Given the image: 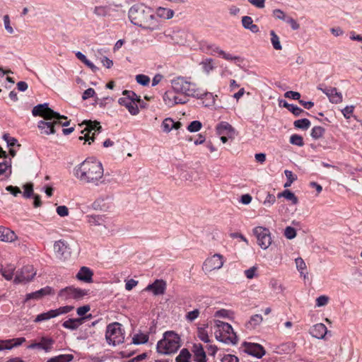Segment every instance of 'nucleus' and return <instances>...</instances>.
<instances>
[{
  "instance_id": "34",
  "label": "nucleus",
  "mask_w": 362,
  "mask_h": 362,
  "mask_svg": "<svg viewBox=\"0 0 362 362\" xmlns=\"http://www.w3.org/2000/svg\"><path fill=\"white\" fill-rule=\"evenodd\" d=\"M86 222L91 226H100L103 221L102 216L88 215L86 216Z\"/></svg>"
},
{
  "instance_id": "44",
  "label": "nucleus",
  "mask_w": 362,
  "mask_h": 362,
  "mask_svg": "<svg viewBox=\"0 0 362 362\" xmlns=\"http://www.w3.org/2000/svg\"><path fill=\"white\" fill-rule=\"evenodd\" d=\"M202 69L206 74H209L214 69V62L212 59H207L201 63Z\"/></svg>"
},
{
  "instance_id": "51",
  "label": "nucleus",
  "mask_w": 362,
  "mask_h": 362,
  "mask_svg": "<svg viewBox=\"0 0 362 362\" xmlns=\"http://www.w3.org/2000/svg\"><path fill=\"white\" fill-rule=\"evenodd\" d=\"M284 235L286 238L292 240L296 236V230L291 226H287L284 230Z\"/></svg>"
},
{
  "instance_id": "21",
  "label": "nucleus",
  "mask_w": 362,
  "mask_h": 362,
  "mask_svg": "<svg viewBox=\"0 0 362 362\" xmlns=\"http://www.w3.org/2000/svg\"><path fill=\"white\" fill-rule=\"evenodd\" d=\"M93 273L88 267H82L77 273L76 278L86 283H91L93 282Z\"/></svg>"
},
{
  "instance_id": "12",
  "label": "nucleus",
  "mask_w": 362,
  "mask_h": 362,
  "mask_svg": "<svg viewBox=\"0 0 362 362\" xmlns=\"http://www.w3.org/2000/svg\"><path fill=\"white\" fill-rule=\"evenodd\" d=\"M223 264V257L220 254H214L205 259L203 263L202 269L205 273H209L221 269Z\"/></svg>"
},
{
  "instance_id": "19",
  "label": "nucleus",
  "mask_w": 362,
  "mask_h": 362,
  "mask_svg": "<svg viewBox=\"0 0 362 362\" xmlns=\"http://www.w3.org/2000/svg\"><path fill=\"white\" fill-rule=\"evenodd\" d=\"M327 333V328L323 323H317L310 329V334L312 337L318 339H324Z\"/></svg>"
},
{
  "instance_id": "45",
  "label": "nucleus",
  "mask_w": 362,
  "mask_h": 362,
  "mask_svg": "<svg viewBox=\"0 0 362 362\" xmlns=\"http://www.w3.org/2000/svg\"><path fill=\"white\" fill-rule=\"evenodd\" d=\"M197 336L202 341L205 343H209L210 341L208 332L205 328H198Z\"/></svg>"
},
{
  "instance_id": "52",
  "label": "nucleus",
  "mask_w": 362,
  "mask_h": 362,
  "mask_svg": "<svg viewBox=\"0 0 362 362\" xmlns=\"http://www.w3.org/2000/svg\"><path fill=\"white\" fill-rule=\"evenodd\" d=\"M23 197L30 198L33 194V185L32 183H27L23 186Z\"/></svg>"
},
{
  "instance_id": "22",
  "label": "nucleus",
  "mask_w": 362,
  "mask_h": 362,
  "mask_svg": "<svg viewBox=\"0 0 362 362\" xmlns=\"http://www.w3.org/2000/svg\"><path fill=\"white\" fill-rule=\"evenodd\" d=\"M92 208L96 211L105 212L110 209V204L107 202V199L100 197L93 202Z\"/></svg>"
},
{
  "instance_id": "5",
  "label": "nucleus",
  "mask_w": 362,
  "mask_h": 362,
  "mask_svg": "<svg viewBox=\"0 0 362 362\" xmlns=\"http://www.w3.org/2000/svg\"><path fill=\"white\" fill-rule=\"evenodd\" d=\"M180 346L179 335L173 331H168L163 334V339L158 342L157 351L162 354H170L176 352Z\"/></svg>"
},
{
  "instance_id": "38",
  "label": "nucleus",
  "mask_w": 362,
  "mask_h": 362,
  "mask_svg": "<svg viewBox=\"0 0 362 362\" xmlns=\"http://www.w3.org/2000/svg\"><path fill=\"white\" fill-rule=\"evenodd\" d=\"M74 307L72 305H65V306L59 307L57 309L52 310V312H53L54 317H56L61 315L66 314V313L71 312V310H74Z\"/></svg>"
},
{
  "instance_id": "40",
  "label": "nucleus",
  "mask_w": 362,
  "mask_h": 362,
  "mask_svg": "<svg viewBox=\"0 0 362 362\" xmlns=\"http://www.w3.org/2000/svg\"><path fill=\"white\" fill-rule=\"evenodd\" d=\"M293 125L296 128L301 129H308L310 126V122L308 119H300L296 120L293 122Z\"/></svg>"
},
{
  "instance_id": "39",
  "label": "nucleus",
  "mask_w": 362,
  "mask_h": 362,
  "mask_svg": "<svg viewBox=\"0 0 362 362\" xmlns=\"http://www.w3.org/2000/svg\"><path fill=\"white\" fill-rule=\"evenodd\" d=\"M54 314L52 312V310H50L46 313H43L41 314H39L36 316L35 319L34 320L35 322H40L42 321L48 320L49 319L54 318Z\"/></svg>"
},
{
  "instance_id": "62",
  "label": "nucleus",
  "mask_w": 362,
  "mask_h": 362,
  "mask_svg": "<svg viewBox=\"0 0 362 362\" xmlns=\"http://www.w3.org/2000/svg\"><path fill=\"white\" fill-rule=\"evenodd\" d=\"M285 21L288 23L291 28L294 30H298L300 28L299 24L297 23V21L293 18L292 17L287 16Z\"/></svg>"
},
{
  "instance_id": "17",
  "label": "nucleus",
  "mask_w": 362,
  "mask_h": 362,
  "mask_svg": "<svg viewBox=\"0 0 362 362\" xmlns=\"http://www.w3.org/2000/svg\"><path fill=\"white\" fill-rule=\"evenodd\" d=\"M54 251L57 257L59 259H66L70 254L69 248L66 243L62 240L55 242L54 245Z\"/></svg>"
},
{
  "instance_id": "29",
  "label": "nucleus",
  "mask_w": 362,
  "mask_h": 362,
  "mask_svg": "<svg viewBox=\"0 0 362 362\" xmlns=\"http://www.w3.org/2000/svg\"><path fill=\"white\" fill-rule=\"evenodd\" d=\"M279 105L287 108L295 116H299L303 112V110L293 104L288 103L286 100H280Z\"/></svg>"
},
{
  "instance_id": "27",
  "label": "nucleus",
  "mask_w": 362,
  "mask_h": 362,
  "mask_svg": "<svg viewBox=\"0 0 362 362\" xmlns=\"http://www.w3.org/2000/svg\"><path fill=\"white\" fill-rule=\"evenodd\" d=\"M38 343V349L44 350L45 352H49L52 349L54 341L51 338L42 337Z\"/></svg>"
},
{
  "instance_id": "48",
  "label": "nucleus",
  "mask_w": 362,
  "mask_h": 362,
  "mask_svg": "<svg viewBox=\"0 0 362 362\" xmlns=\"http://www.w3.org/2000/svg\"><path fill=\"white\" fill-rule=\"evenodd\" d=\"M290 142L293 145L303 146L304 145L303 137L298 134H293L290 137Z\"/></svg>"
},
{
  "instance_id": "32",
  "label": "nucleus",
  "mask_w": 362,
  "mask_h": 362,
  "mask_svg": "<svg viewBox=\"0 0 362 362\" xmlns=\"http://www.w3.org/2000/svg\"><path fill=\"white\" fill-rule=\"evenodd\" d=\"M278 198L284 197L285 199L292 202L293 204H297L298 202V197L294 194L293 192L288 189H286L277 195Z\"/></svg>"
},
{
  "instance_id": "4",
  "label": "nucleus",
  "mask_w": 362,
  "mask_h": 362,
  "mask_svg": "<svg viewBox=\"0 0 362 362\" xmlns=\"http://www.w3.org/2000/svg\"><path fill=\"white\" fill-rule=\"evenodd\" d=\"M171 86L173 90L178 93L181 95L188 97H194L197 98H206L209 101L206 103L205 106L214 105L215 103V97L212 93L209 92H203L196 88L194 83L188 81L182 76H177L171 80Z\"/></svg>"
},
{
  "instance_id": "53",
  "label": "nucleus",
  "mask_w": 362,
  "mask_h": 362,
  "mask_svg": "<svg viewBox=\"0 0 362 362\" xmlns=\"http://www.w3.org/2000/svg\"><path fill=\"white\" fill-rule=\"evenodd\" d=\"M136 81L138 83L142 86H147L150 82V78L146 75L139 74L136 76Z\"/></svg>"
},
{
  "instance_id": "20",
  "label": "nucleus",
  "mask_w": 362,
  "mask_h": 362,
  "mask_svg": "<svg viewBox=\"0 0 362 362\" xmlns=\"http://www.w3.org/2000/svg\"><path fill=\"white\" fill-rule=\"evenodd\" d=\"M193 358L196 362H206V356L200 344H194L192 347Z\"/></svg>"
},
{
  "instance_id": "16",
  "label": "nucleus",
  "mask_w": 362,
  "mask_h": 362,
  "mask_svg": "<svg viewBox=\"0 0 362 362\" xmlns=\"http://www.w3.org/2000/svg\"><path fill=\"white\" fill-rule=\"evenodd\" d=\"M245 351L257 358H261L266 353L264 347L255 343L245 342Z\"/></svg>"
},
{
  "instance_id": "3",
  "label": "nucleus",
  "mask_w": 362,
  "mask_h": 362,
  "mask_svg": "<svg viewBox=\"0 0 362 362\" xmlns=\"http://www.w3.org/2000/svg\"><path fill=\"white\" fill-rule=\"evenodd\" d=\"M128 16L134 25L144 29L156 30L159 27L157 16L151 8L144 4L132 6L129 10Z\"/></svg>"
},
{
  "instance_id": "55",
  "label": "nucleus",
  "mask_w": 362,
  "mask_h": 362,
  "mask_svg": "<svg viewBox=\"0 0 362 362\" xmlns=\"http://www.w3.org/2000/svg\"><path fill=\"white\" fill-rule=\"evenodd\" d=\"M3 139L7 143L8 146L13 147L17 144V139L14 137H11L8 134H4L3 135Z\"/></svg>"
},
{
  "instance_id": "54",
  "label": "nucleus",
  "mask_w": 362,
  "mask_h": 362,
  "mask_svg": "<svg viewBox=\"0 0 362 362\" xmlns=\"http://www.w3.org/2000/svg\"><path fill=\"white\" fill-rule=\"evenodd\" d=\"M199 310L198 309H194L192 311L188 312L186 315V320L189 322H192L196 320L199 315Z\"/></svg>"
},
{
  "instance_id": "46",
  "label": "nucleus",
  "mask_w": 362,
  "mask_h": 362,
  "mask_svg": "<svg viewBox=\"0 0 362 362\" xmlns=\"http://www.w3.org/2000/svg\"><path fill=\"white\" fill-rule=\"evenodd\" d=\"M317 89L325 93L328 97L329 100L332 98L331 96H333L335 92L337 90V89L334 87L323 88L321 85L317 86Z\"/></svg>"
},
{
  "instance_id": "50",
  "label": "nucleus",
  "mask_w": 362,
  "mask_h": 362,
  "mask_svg": "<svg viewBox=\"0 0 362 362\" xmlns=\"http://www.w3.org/2000/svg\"><path fill=\"white\" fill-rule=\"evenodd\" d=\"M202 127V124L199 121L194 120L188 125L187 129L190 132H197L201 129Z\"/></svg>"
},
{
  "instance_id": "15",
  "label": "nucleus",
  "mask_w": 362,
  "mask_h": 362,
  "mask_svg": "<svg viewBox=\"0 0 362 362\" xmlns=\"http://www.w3.org/2000/svg\"><path fill=\"white\" fill-rule=\"evenodd\" d=\"M167 288L166 281L163 279H156L152 284H148L144 289L145 291L152 292L154 296H162Z\"/></svg>"
},
{
  "instance_id": "49",
  "label": "nucleus",
  "mask_w": 362,
  "mask_h": 362,
  "mask_svg": "<svg viewBox=\"0 0 362 362\" xmlns=\"http://www.w3.org/2000/svg\"><path fill=\"white\" fill-rule=\"evenodd\" d=\"M257 269H258V268L257 266H253V267L249 268L248 269H246L244 272V274H245V276L247 277V279H252L253 278L257 276Z\"/></svg>"
},
{
  "instance_id": "26",
  "label": "nucleus",
  "mask_w": 362,
  "mask_h": 362,
  "mask_svg": "<svg viewBox=\"0 0 362 362\" xmlns=\"http://www.w3.org/2000/svg\"><path fill=\"white\" fill-rule=\"evenodd\" d=\"M242 25L245 29L249 30L253 33H257L259 31V27L253 23V21L250 16H243L242 18Z\"/></svg>"
},
{
  "instance_id": "31",
  "label": "nucleus",
  "mask_w": 362,
  "mask_h": 362,
  "mask_svg": "<svg viewBox=\"0 0 362 362\" xmlns=\"http://www.w3.org/2000/svg\"><path fill=\"white\" fill-rule=\"evenodd\" d=\"M110 8L107 6H97L93 9V13L98 17H105L110 15Z\"/></svg>"
},
{
  "instance_id": "8",
  "label": "nucleus",
  "mask_w": 362,
  "mask_h": 362,
  "mask_svg": "<svg viewBox=\"0 0 362 362\" xmlns=\"http://www.w3.org/2000/svg\"><path fill=\"white\" fill-rule=\"evenodd\" d=\"M105 339L108 344L116 346L124 342V336L122 330V325L113 322L107 326Z\"/></svg>"
},
{
  "instance_id": "42",
  "label": "nucleus",
  "mask_w": 362,
  "mask_h": 362,
  "mask_svg": "<svg viewBox=\"0 0 362 362\" xmlns=\"http://www.w3.org/2000/svg\"><path fill=\"white\" fill-rule=\"evenodd\" d=\"M174 120L170 117L165 118L162 123L163 132L168 133L173 129Z\"/></svg>"
},
{
  "instance_id": "14",
  "label": "nucleus",
  "mask_w": 362,
  "mask_h": 362,
  "mask_svg": "<svg viewBox=\"0 0 362 362\" xmlns=\"http://www.w3.org/2000/svg\"><path fill=\"white\" fill-rule=\"evenodd\" d=\"M84 123L86 124V127L81 131V133H84V132H86V133L83 136H80L79 139H84L86 141H88L90 144L91 141H94V133L91 136H90V133L93 130L100 132L102 127L98 122L85 121Z\"/></svg>"
},
{
  "instance_id": "58",
  "label": "nucleus",
  "mask_w": 362,
  "mask_h": 362,
  "mask_svg": "<svg viewBox=\"0 0 362 362\" xmlns=\"http://www.w3.org/2000/svg\"><path fill=\"white\" fill-rule=\"evenodd\" d=\"M296 266L298 271L301 273L303 271L306 269V264L304 260L301 257H298L295 259Z\"/></svg>"
},
{
  "instance_id": "9",
  "label": "nucleus",
  "mask_w": 362,
  "mask_h": 362,
  "mask_svg": "<svg viewBox=\"0 0 362 362\" xmlns=\"http://www.w3.org/2000/svg\"><path fill=\"white\" fill-rule=\"evenodd\" d=\"M88 294V290L81 289L74 286H68L59 291L58 297L62 300L64 301H68L71 299L78 300Z\"/></svg>"
},
{
  "instance_id": "7",
  "label": "nucleus",
  "mask_w": 362,
  "mask_h": 362,
  "mask_svg": "<svg viewBox=\"0 0 362 362\" xmlns=\"http://www.w3.org/2000/svg\"><path fill=\"white\" fill-rule=\"evenodd\" d=\"M123 97L119 98L118 103L124 106L132 115H137L139 112L137 103L141 102V97L132 90H125L122 92Z\"/></svg>"
},
{
  "instance_id": "28",
  "label": "nucleus",
  "mask_w": 362,
  "mask_h": 362,
  "mask_svg": "<svg viewBox=\"0 0 362 362\" xmlns=\"http://www.w3.org/2000/svg\"><path fill=\"white\" fill-rule=\"evenodd\" d=\"M16 270V266L11 264H7L5 268L0 269V273L2 276L8 281L13 279L14 272Z\"/></svg>"
},
{
  "instance_id": "13",
  "label": "nucleus",
  "mask_w": 362,
  "mask_h": 362,
  "mask_svg": "<svg viewBox=\"0 0 362 362\" xmlns=\"http://www.w3.org/2000/svg\"><path fill=\"white\" fill-rule=\"evenodd\" d=\"M163 101L168 107H173L177 104H185L188 101L185 95H181L173 90H168L163 95Z\"/></svg>"
},
{
  "instance_id": "41",
  "label": "nucleus",
  "mask_w": 362,
  "mask_h": 362,
  "mask_svg": "<svg viewBox=\"0 0 362 362\" xmlns=\"http://www.w3.org/2000/svg\"><path fill=\"white\" fill-rule=\"evenodd\" d=\"M325 133V129L320 126H315L312 129L311 136L314 139H318L321 138Z\"/></svg>"
},
{
  "instance_id": "59",
  "label": "nucleus",
  "mask_w": 362,
  "mask_h": 362,
  "mask_svg": "<svg viewBox=\"0 0 362 362\" xmlns=\"http://www.w3.org/2000/svg\"><path fill=\"white\" fill-rule=\"evenodd\" d=\"M329 302V298L327 296H320L316 299V306L322 307L326 305Z\"/></svg>"
},
{
  "instance_id": "47",
  "label": "nucleus",
  "mask_w": 362,
  "mask_h": 362,
  "mask_svg": "<svg viewBox=\"0 0 362 362\" xmlns=\"http://www.w3.org/2000/svg\"><path fill=\"white\" fill-rule=\"evenodd\" d=\"M276 202V197L270 193H267L263 205L267 208L271 207Z\"/></svg>"
},
{
  "instance_id": "61",
  "label": "nucleus",
  "mask_w": 362,
  "mask_h": 362,
  "mask_svg": "<svg viewBox=\"0 0 362 362\" xmlns=\"http://www.w3.org/2000/svg\"><path fill=\"white\" fill-rule=\"evenodd\" d=\"M354 107L353 105L346 106L341 110V112L344 117L346 119H349L353 114Z\"/></svg>"
},
{
  "instance_id": "56",
  "label": "nucleus",
  "mask_w": 362,
  "mask_h": 362,
  "mask_svg": "<svg viewBox=\"0 0 362 362\" xmlns=\"http://www.w3.org/2000/svg\"><path fill=\"white\" fill-rule=\"evenodd\" d=\"M331 97L332 98L329 100L330 103H334V104L341 103L343 100V97H342L341 93L338 92L337 90L335 92L334 95Z\"/></svg>"
},
{
  "instance_id": "60",
  "label": "nucleus",
  "mask_w": 362,
  "mask_h": 362,
  "mask_svg": "<svg viewBox=\"0 0 362 362\" xmlns=\"http://www.w3.org/2000/svg\"><path fill=\"white\" fill-rule=\"evenodd\" d=\"M56 211L61 217H65L69 215V209L66 206H59L57 207Z\"/></svg>"
},
{
  "instance_id": "35",
  "label": "nucleus",
  "mask_w": 362,
  "mask_h": 362,
  "mask_svg": "<svg viewBox=\"0 0 362 362\" xmlns=\"http://www.w3.org/2000/svg\"><path fill=\"white\" fill-rule=\"evenodd\" d=\"M191 354L187 349H182L176 357V362H190Z\"/></svg>"
},
{
  "instance_id": "57",
  "label": "nucleus",
  "mask_w": 362,
  "mask_h": 362,
  "mask_svg": "<svg viewBox=\"0 0 362 362\" xmlns=\"http://www.w3.org/2000/svg\"><path fill=\"white\" fill-rule=\"evenodd\" d=\"M4 28H5L6 30L9 34H13V28L11 25L10 18H9V16L8 15H5L4 16Z\"/></svg>"
},
{
  "instance_id": "11",
  "label": "nucleus",
  "mask_w": 362,
  "mask_h": 362,
  "mask_svg": "<svg viewBox=\"0 0 362 362\" xmlns=\"http://www.w3.org/2000/svg\"><path fill=\"white\" fill-rule=\"evenodd\" d=\"M36 275V271L33 265L24 266L21 269L17 271L13 283L25 284L30 281Z\"/></svg>"
},
{
  "instance_id": "1",
  "label": "nucleus",
  "mask_w": 362,
  "mask_h": 362,
  "mask_svg": "<svg viewBox=\"0 0 362 362\" xmlns=\"http://www.w3.org/2000/svg\"><path fill=\"white\" fill-rule=\"evenodd\" d=\"M74 175L83 184L96 187L107 184L103 164L95 158H88L77 165Z\"/></svg>"
},
{
  "instance_id": "18",
  "label": "nucleus",
  "mask_w": 362,
  "mask_h": 362,
  "mask_svg": "<svg viewBox=\"0 0 362 362\" xmlns=\"http://www.w3.org/2000/svg\"><path fill=\"white\" fill-rule=\"evenodd\" d=\"M18 239L17 235L14 231L8 228L0 226V241L5 243H12Z\"/></svg>"
},
{
  "instance_id": "64",
  "label": "nucleus",
  "mask_w": 362,
  "mask_h": 362,
  "mask_svg": "<svg viewBox=\"0 0 362 362\" xmlns=\"http://www.w3.org/2000/svg\"><path fill=\"white\" fill-rule=\"evenodd\" d=\"M222 362H239V359L234 355L228 354L223 358Z\"/></svg>"
},
{
  "instance_id": "43",
  "label": "nucleus",
  "mask_w": 362,
  "mask_h": 362,
  "mask_svg": "<svg viewBox=\"0 0 362 362\" xmlns=\"http://www.w3.org/2000/svg\"><path fill=\"white\" fill-rule=\"evenodd\" d=\"M133 343L135 344H145L148 340V336L145 334H137L133 337Z\"/></svg>"
},
{
  "instance_id": "2",
  "label": "nucleus",
  "mask_w": 362,
  "mask_h": 362,
  "mask_svg": "<svg viewBox=\"0 0 362 362\" xmlns=\"http://www.w3.org/2000/svg\"><path fill=\"white\" fill-rule=\"evenodd\" d=\"M32 113L34 116H40L47 120H40L38 122L37 127L40 130L41 134L46 135L54 134L57 127H66L69 124V121L64 122H60L62 119L66 120L67 117L54 112L48 107L47 103L40 104L35 106L32 110Z\"/></svg>"
},
{
  "instance_id": "6",
  "label": "nucleus",
  "mask_w": 362,
  "mask_h": 362,
  "mask_svg": "<svg viewBox=\"0 0 362 362\" xmlns=\"http://www.w3.org/2000/svg\"><path fill=\"white\" fill-rule=\"evenodd\" d=\"M214 323L217 327L215 331L217 340L226 344H235L238 343V338L230 324L218 320H214Z\"/></svg>"
},
{
  "instance_id": "25",
  "label": "nucleus",
  "mask_w": 362,
  "mask_h": 362,
  "mask_svg": "<svg viewBox=\"0 0 362 362\" xmlns=\"http://www.w3.org/2000/svg\"><path fill=\"white\" fill-rule=\"evenodd\" d=\"M50 291H51V288L49 287H45V288H41L37 291H35V292H33L30 293H28L25 296V300L28 301L31 299L39 300V299L42 298L43 296L48 295L50 293Z\"/></svg>"
},
{
  "instance_id": "24",
  "label": "nucleus",
  "mask_w": 362,
  "mask_h": 362,
  "mask_svg": "<svg viewBox=\"0 0 362 362\" xmlns=\"http://www.w3.org/2000/svg\"><path fill=\"white\" fill-rule=\"evenodd\" d=\"M216 132L218 135H231L235 133V129L229 123L221 122L216 127Z\"/></svg>"
},
{
  "instance_id": "63",
  "label": "nucleus",
  "mask_w": 362,
  "mask_h": 362,
  "mask_svg": "<svg viewBox=\"0 0 362 362\" xmlns=\"http://www.w3.org/2000/svg\"><path fill=\"white\" fill-rule=\"evenodd\" d=\"M95 94V92L94 89L92 88H89L83 92V95H82V99L83 100H86L90 98L93 97Z\"/></svg>"
},
{
  "instance_id": "33",
  "label": "nucleus",
  "mask_w": 362,
  "mask_h": 362,
  "mask_svg": "<svg viewBox=\"0 0 362 362\" xmlns=\"http://www.w3.org/2000/svg\"><path fill=\"white\" fill-rule=\"evenodd\" d=\"M158 16L168 20L173 18L174 11L170 8L160 7L157 10Z\"/></svg>"
},
{
  "instance_id": "30",
  "label": "nucleus",
  "mask_w": 362,
  "mask_h": 362,
  "mask_svg": "<svg viewBox=\"0 0 362 362\" xmlns=\"http://www.w3.org/2000/svg\"><path fill=\"white\" fill-rule=\"evenodd\" d=\"M263 321V317L261 315L256 314L250 318L249 321L246 323L245 326L247 329H255Z\"/></svg>"
},
{
  "instance_id": "10",
  "label": "nucleus",
  "mask_w": 362,
  "mask_h": 362,
  "mask_svg": "<svg viewBox=\"0 0 362 362\" xmlns=\"http://www.w3.org/2000/svg\"><path fill=\"white\" fill-rule=\"evenodd\" d=\"M252 231L257 238L258 245L262 249L266 250L271 245L272 242L271 232L267 228L257 226Z\"/></svg>"
},
{
  "instance_id": "23",
  "label": "nucleus",
  "mask_w": 362,
  "mask_h": 362,
  "mask_svg": "<svg viewBox=\"0 0 362 362\" xmlns=\"http://www.w3.org/2000/svg\"><path fill=\"white\" fill-rule=\"evenodd\" d=\"M85 320V317L80 318H70L64 321L62 326L68 329L76 330L81 325Z\"/></svg>"
},
{
  "instance_id": "36",
  "label": "nucleus",
  "mask_w": 362,
  "mask_h": 362,
  "mask_svg": "<svg viewBox=\"0 0 362 362\" xmlns=\"http://www.w3.org/2000/svg\"><path fill=\"white\" fill-rule=\"evenodd\" d=\"M73 358L71 354H61L49 358L47 362H70Z\"/></svg>"
},
{
  "instance_id": "37",
  "label": "nucleus",
  "mask_w": 362,
  "mask_h": 362,
  "mask_svg": "<svg viewBox=\"0 0 362 362\" xmlns=\"http://www.w3.org/2000/svg\"><path fill=\"white\" fill-rule=\"evenodd\" d=\"M270 35L271 42L272 44L274 49H275L276 50H281L282 49V46L281 45L279 36L276 34V33L274 30L270 31Z\"/></svg>"
}]
</instances>
